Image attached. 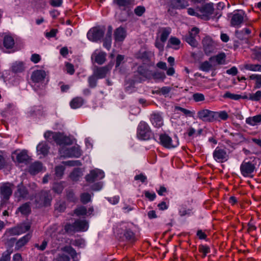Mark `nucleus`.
Wrapping results in <instances>:
<instances>
[{
	"instance_id": "nucleus-14",
	"label": "nucleus",
	"mask_w": 261,
	"mask_h": 261,
	"mask_svg": "<svg viewBox=\"0 0 261 261\" xmlns=\"http://www.w3.org/2000/svg\"><path fill=\"white\" fill-rule=\"evenodd\" d=\"M214 160L219 163H223L226 161L229 158L225 149L217 147L213 153Z\"/></svg>"
},
{
	"instance_id": "nucleus-10",
	"label": "nucleus",
	"mask_w": 261,
	"mask_h": 261,
	"mask_svg": "<svg viewBox=\"0 0 261 261\" xmlns=\"http://www.w3.org/2000/svg\"><path fill=\"white\" fill-rule=\"evenodd\" d=\"M12 158L14 162L24 164H28L31 160L25 150H23L20 152L14 151L12 153Z\"/></svg>"
},
{
	"instance_id": "nucleus-51",
	"label": "nucleus",
	"mask_w": 261,
	"mask_h": 261,
	"mask_svg": "<svg viewBox=\"0 0 261 261\" xmlns=\"http://www.w3.org/2000/svg\"><path fill=\"white\" fill-rule=\"evenodd\" d=\"M65 168L63 166H58L55 168V174L57 177L61 178L63 174Z\"/></svg>"
},
{
	"instance_id": "nucleus-37",
	"label": "nucleus",
	"mask_w": 261,
	"mask_h": 261,
	"mask_svg": "<svg viewBox=\"0 0 261 261\" xmlns=\"http://www.w3.org/2000/svg\"><path fill=\"white\" fill-rule=\"evenodd\" d=\"M244 68L246 70L251 71L261 72V65L260 64H246L244 65Z\"/></svg>"
},
{
	"instance_id": "nucleus-44",
	"label": "nucleus",
	"mask_w": 261,
	"mask_h": 261,
	"mask_svg": "<svg viewBox=\"0 0 261 261\" xmlns=\"http://www.w3.org/2000/svg\"><path fill=\"white\" fill-rule=\"evenodd\" d=\"M212 68V65L208 61L201 63L199 66V69L204 72H208Z\"/></svg>"
},
{
	"instance_id": "nucleus-61",
	"label": "nucleus",
	"mask_w": 261,
	"mask_h": 261,
	"mask_svg": "<svg viewBox=\"0 0 261 261\" xmlns=\"http://www.w3.org/2000/svg\"><path fill=\"white\" fill-rule=\"evenodd\" d=\"M203 48L205 54H209L213 51L214 47L212 43H208L206 44L203 42Z\"/></svg>"
},
{
	"instance_id": "nucleus-34",
	"label": "nucleus",
	"mask_w": 261,
	"mask_h": 261,
	"mask_svg": "<svg viewBox=\"0 0 261 261\" xmlns=\"http://www.w3.org/2000/svg\"><path fill=\"white\" fill-rule=\"evenodd\" d=\"M3 44L6 48H12L14 45V40L11 36H6L4 38Z\"/></svg>"
},
{
	"instance_id": "nucleus-28",
	"label": "nucleus",
	"mask_w": 261,
	"mask_h": 261,
	"mask_svg": "<svg viewBox=\"0 0 261 261\" xmlns=\"http://www.w3.org/2000/svg\"><path fill=\"white\" fill-rule=\"evenodd\" d=\"M113 2L120 8L124 9L125 8L133 5L134 0H113Z\"/></svg>"
},
{
	"instance_id": "nucleus-63",
	"label": "nucleus",
	"mask_w": 261,
	"mask_h": 261,
	"mask_svg": "<svg viewBox=\"0 0 261 261\" xmlns=\"http://www.w3.org/2000/svg\"><path fill=\"white\" fill-rule=\"evenodd\" d=\"M47 244H48V242L46 240H44L42 242L41 245H39L38 244H35L34 245V246L35 248H37L38 250H39L40 251H43L45 249V248L47 245Z\"/></svg>"
},
{
	"instance_id": "nucleus-52",
	"label": "nucleus",
	"mask_w": 261,
	"mask_h": 261,
	"mask_svg": "<svg viewBox=\"0 0 261 261\" xmlns=\"http://www.w3.org/2000/svg\"><path fill=\"white\" fill-rule=\"evenodd\" d=\"M193 100L195 102H200L204 101L205 99L204 95L202 93H196L192 96Z\"/></svg>"
},
{
	"instance_id": "nucleus-19",
	"label": "nucleus",
	"mask_w": 261,
	"mask_h": 261,
	"mask_svg": "<svg viewBox=\"0 0 261 261\" xmlns=\"http://www.w3.org/2000/svg\"><path fill=\"white\" fill-rule=\"evenodd\" d=\"M46 76L45 71L42 70H37L33 72L31 75V79L35 83H41L44 81Z\"/></svg>"
},
{
	"instance_id": "nucleus-20",
	"label": "nucleus",
	"mask_w": 261,
	"mask_h": 261,
	"mask_svg": "<svg viewBox=\"0 0 261 261\" xmlns=\"http://www.w3.org/2000/svg\"><path fill=\"white\" fill-rule=\"evenodd\" d=\"M110 70V68L108 66L100 67H96L93 70V73L98 79H103L106 76Z\"/></svg>"
},
{
	"instance_id": "nucleus-43",
	"label": "nucleus",
	"mask_w": 261,
	"mask_h": 261,
	"mask_svg": "<svg viewBox=\"0 0 261 261\" xmlns=\"http://www.w3.org/2000/svg\"><path fill=\"white\" fill-rule=\"evenodd\" d=\"M98 79L95 75H94L93 73L92 75L89 76L88 79L89 87L91 88H95L97 86Z\"/></svg>"
},
{
	"instance_id": "nucleus-48",
	"label": "nucleus",
	"mask_w": 261,
	"mask_h": 261,
	"mask_svg": "<svg viewBox=\"0 0 261 261\" xmlns=\"http://www.w3.org/2000/svg\"><path fill=\"white\" fill-rule=\"evenodd\" d=\"M12 252V251L10 250H7L3 252L0 258V261H10Z\"/></svg>"
},
{
	"instance_id": "nucleus-36",
	"label": "nucleus",
	"mask_w": 261,
	"mask_h": 261,
	"mask_svg": "<svg viewBox=\"0 0 261 261\" xmlns=\"http://www.w3.org/2000/svg\"><path fill=\"white\" fill-rule=\"evenodd\" d=\"M250 80L255 81L254 88L259 89L261 88V74H253L249 76Z\"/></svg>"
},
{
	"instance_id": "nucleus-8",
	"label": "nucleus",
	"mask_w": 261,
	"mask_h": 261,
	"mask_svg": "<svg viewBox=\"0 0 261 261\" xmlns=\"http://www.w3.org/2000/svg\"><path fill=\"white\" fill-rule=\"evenodd\" d=\"M51 196L49 191H42L37 195L35 202L39 206H47L50 204Z\"/></svg>"
},
{
	"instance_id": "nucleus-60",
	"label": "nucleus",
	"mask_w": 261,
	"mask_h": 261,
	"mask_svg": "<svg viewBox=\"0 0 261 261\" xmlns=\"http://www.w3.org/2000/svg\"><path fill=\"white\" fill-rule=\"evenodd\" d=\"M65 165L69 166H80L82 165V163L80 161H68L64 162Z\"/></svg>"
},
{
	"instance_id": "nucleus-38",
	"label": "nucleus",
	"mask_w": 261,
	"mask_h": 261,
	"mask_svg": "<svg viewBox=\"0 0 261 261\" xmlns=\"http://www.w3.org/2000/svg\"><path fill=\"white\" fill-rule=\"evenodd\" d=\"M24 65L22 62H16L12 66V70L14 72H21L24 70Z\"/></svg>"
},
{
	"instance_id": "nucleus-55",
	"label": "nucleus",
	"mask_w": 261,
	"mask_h": 261,
	"mask_svg": "<svg viewBox=\"0 0 261 261\" xmlns=\"http://www.w3.org/2000/svg\"><path fill=\"white\" fill-rule=\"evenodd\" d=\"M145 11V8L142 6H137L134 9L135 14L138 16H141L144 13Z\"/></svg>"
},
{
	"instance_id": "nucleus-5",
	"label": "nucleus",
	"mask_w": 261,
	"mask_h": 261,
	"mask_svg": "<svg viewBox=\"0 0 261 261\" xmlns=\"http://www.w3.org/2000/svg\"><path fill=\"white\" fill-rule=\"evenodd\" d=\"M151 130L148 124L144 121H141L137 127V137L142 140H147L151 135Z\"/></svg>"
},
{
	"instance_id": "nucleus-22",
	"label": "nucleus",
	"mask_w": 261,
	"mask_h": 261,
	"mask_svg": "<svg viewBox=\"0 0 261 261\" xmlns=\"http://www.w3.org/2000/svg\"><path fill=\"white\" fill-rule=\"evenodd\" d=\"M150 121L152 125L156 127H160L163 124V118L159 113H154L151 115Z\"/></svg>"
},
{
	"instance_id": "nucleus-56",
	"label": "nucleus",
	"mask_w": 261,
	"mask_h": 261,
	"mask_svg": "<svg viewBox=\"0 0 261 261\" xmlns=\"http://www.w3.org/2000/svg\"><path fill=\"white\" fill-rule=\"evenodd\" d=\"M230 135L234 137V140L237 142H242L245 140V138L244 137L243 135L241 133H231Z\"/></svg>"
},
{
	"instance_id": "nucleus-3",
	"label": "nucleus",
	"mask_w": 261,
	"mask_h": 261,
	"mask_svg": "<svg viewBox=\"0 0 261 261\" xmlns=\"http://www.w3.org/2000/svg\"><path fill=\"white\" fill-rule=\"evenodd\" d=\"M13 186L14 185L10 182L3 184L0 186L1 207H3L8 203L12 194Z\"/></svg>"
},
{
	"instance_id": "nucleus-31",
	"label": "nucleus",
	"mask_w": 261,
	"mask_h": 261,
	"mask_svg": "<svg viewBox=\"0 0 261 261\" xmlns=\"http://www.w3.org/2000/svg\"><path fill=\"white\" fill-rule=\"evenodd\" d=\"M84 103V99L81 97L74 98L70 102V105L72 109L80 108Z\"/></svg>"
},
{
	"instance_id": "nucleus-53",
	"label": "nucleus",
	"mask_w": 261,
	"mask_h": 261,
	"mask_svg": "<svg viewBox=\"0 0 261 261\" xmlns=\"http://www.w3.org/2000/svg\"><path fill=\"white\" fill-rule=\"evenodd\" d=\"M23 232L20 227H15L9 229V232L11 235H19Z\"/></svg>"
},
{
	"instance_id": "nucleus-30",
	"label": "nucleus",
	"mask_w": 261,
	"mask_h": 261,
	"mask_svg": "<svg viewBox=\"0 0 261 261\" xmlns=\"http://www.w3.org/2000/svg\"><path fill=\"white\" fill-rule=\"evenodd\" d=\"M225 55L224 53H221L216 56L211 57L210 58V61L211 62H216L218 64H223L225 63Z\"/></svg>"
},
{
	"instance_id": "nucleus-35",
	"label": "nucleus",
	"mask_w": 261,
	"mask_h": 261,
	"mask_svg": "<svg viewBox=\"0 0 261 261\" xmlns=\"http://www.w3.org/2000/svg\"><path fill=\"white\" fill-rule=\"evenodd\" d=\"M8 160V159H6L4 155L0 154V170L4 168L11 169V165Z\"/></svg>"
},
{
	"instance_id": "nucleus-46",
	"label": "nucleus",
	"mask_w": 261,
	"mask_h": 261,
	"mask_svg": "<svg viewBox=\"0 0 261 261\" xmlns=\"http://www.w3.org/2000/svg\"><path fill=\"white\" fill-rule=\"evenodd\" d=\"M62 250L68 253L72 258H74L76 256L75 250L71 246H68L64 247Z\"/></svg>"
},
{
	"instance_id": "nucleus-7",
	"label": "nucleus",
	"mask_w": 261,
	"mask_h": 261,
	"mask_svg": "<svg viewBox=\"0 0 261 261\" xmlns=\"http://www.w3.org/2000/svg\"><path fill=\"white\" fill-rule=\"evenodd\" d=\"M105 30L99 27H94L91 29L87 33L88 39L93 42L100 40L103 36Z\"/></svg>"
},
{
	"instance_id": "nucleus-27",
	"label": "nucleus",
	"mask_w": 261,
	"mask_h": 261,
	"mask_svg": "<svg viewBox=\"0 0 261 261\" xmlns=\"http://www.w3.org/2000/svg\"><path fill=\"white\" fill-rule=\"evenodd\" d=\"M180 43L181 41L178 38L175 37H171L168 41L167 46L177 50L179 48Z\"/></svg>"
},
{
	"instance_id": "nucleus-4",
	"label": "nucleus",
	"mask_w": 261,
	"mask_h": 261,
	"mask_svg": "<svg viewBox=\"0 0 261 261\" xmlns=\"http://www.w3.org/2000/svg\"><path fill=\"white\" fill-rule=\"evenodd\" d=\"M59 153L64 158H79L81 156L82 151L79 145L70 148L63 146L59 149Z\"/></svg>"
},
{
	"instance_id": "nucleus-50",
	"label": "nucleus",
	"mask_w": 261,
	"mask_h": 261,
	"mask_svg": "<svg viewBox=\"0 0 261 261\" xmlns=\"http://www.w3.org/2000/svg\"><path fill=\"white\" fill-rule=\"evenodd\" d=\"M223 97L228 98L233 100H238L241 98V96L240 95L231 93L229 92H226L223 95Z\"/></svg>"
},
{
	"instance_id": "nucleus-32",
	"label": "nucleus",
	"mask_w": 261,
	"mask_h": 261,
	"mask_svg": "<svg viewBox=\"0 0 261 261\" xmlns=\"http://www.w3.org/2000/svg\"><path fill=\"white\" fill-rule=\"evenodd\" d=\"M49 147L45 142L40 143L37 146V150L39 154H42L44 155L48 153Z\"/></svg>"
},
{
	"instance_id": "nucleus-33",
	"label": "nucleus",
	"mask_w": 261,
	"mask_h": 261,
	"mask_svg": "<svg viewBox=\"0 0 261 261\" xmlns=\"http://www.w3.org/2000/svg\"><path fill=\"white\" fill-rule=\"evenodd\" d=\"M228 118V115L227 113L225 111H222L220 112H215V121L226 120Z\"/></svg>"
},
{
	"instance_id": "nucleus-13",
	"label": "nucleus",
	"mask_w": 261,
	"mask_h": 261,
	"mask_svg": "<svg viewBox=\"0 0 261 261\" xmlns=\"http://www.w3.org/2000/svg\"><path fill=\"white\" fill-rule=\"evenodd\" d=\"M105 177V173L99 169L92 170L90 173L86 176V180L90 183H93L96 181L100 180Z\"/></svg>"
},
{
	"instance_id": "nucleus-25",
	"label": "nucleus",
	"mask_w": 261,
	"mask_h": 261,
	"mask_svg": "<svg viewBox=\"0 0 261 261\" xmlns=\"http://www.w3.org/2000/svg\"><path fill=\"white\" fill-rule=\"evenodd\" d=\"M42 164L39 162H35L32 164L29 169V172L32 175H35L41 171Z\"/></svg>"
},
{
	"instance_id": "nucleus-26",
	"label": "nucleus",
	"mask_w": 261,
	"mask_h": 261,
	"mask_svg": "<svg viewBox=\"0 0 261 261\" xmlns=\"http://www.w3.org/2000/svg\"><path fill=\"white\" fill-rule=\"evenodd\" d=\"M31 236L30 234H27L21 238L16 243L15 249L19 250L22 247L24 246L31 239Z\"/></svg>"
},
{
	"instance_id": "nucleus-29",
	"label": "nucleus",
	"mask_w": 261,
	"mask_h": 261,
	"mask_svg": "<svg viewBox=\"0 0 261 261\" xmlns=\"http://www.w3.org/2000/svg\"><path fill=\"white\" fill-rule=\"evenodd\" d=\"M171 32V30L169 27L161 28L159 32L160 33V41L162 42H165Z\"/></svg>"
},
{
	"instance_id": "nucleus-16",
	"label": "nucleus",
	"mask_w": 261,
	"mask_h": 261,
	"mask_svg": "<svg viewBox=\"0 0 261 261\" xmlns=\"http://www.w3.org/2000/svg\"><path fill=\"white\" fill-rule=\"evenodd\" d=\"M14 196L18 201L27 199L29 197L28 189L22 183H20L17 186V190L14 192Z\"/></svg>"
},
{
	"instance_id": "nucleus-21",
	"label": "nucleus",
	"mask_w": 261,
	"mask_h": 261,
	"mask_svg": "<svg viewBox=\"0 0 261 261\" xmlns=\"http://www.w3.org/2000/svg\"><path fill=\"white\" fill-rule=\"evenodd\" d=\"M126 36V32L124 28L120 27L114 32V38L117 42L123 41Z\"/></svg>"
},
{
	"instance_id": "nucleus-17",
	"label": "nucleus",
	"mask_w": 261,
	"mask_h": 261,
	"mask_svg": "<svg viewBox=\"0 0 261 261\" xmlns=\"http://www.w3.org/2000/svg\"><path fill=\"white\" fill-rule=\"evenodd\" d=\"M199 32V30L198 28H193L191 31L189 32L188 35L185 36L186 42L192 47H196L198 45V42L195 37Z\"/></svg>"
},
{
	"instance_id": "nucleus-23",
	"label": "nucleus",
	"mask_w": 261,
	"mask_h": 261,
	"mask_svg": "<svg viewBox=\"0 0 261 261\" xmlns=\"http://www.w3.org/2000/svg\"><path fill=\"white\" fill-rule=\"evenodd\" d=\"M123 236L126 240L131 242H135L136 240L135 234L130 229L128 225L125 227V229L123 230Z\"/></svg>"
},
{
	"instance_id": "nucleus-1",
	"label": "nucleus",
	"mask_w": 261,
	"mask_h": 261,
	"mask_svg": "<svg viewBox=\"0 0 261 261\" xmlns=\"http://www.w3.org/2000/svg\"><path fill=\"white\" fill-rule=\"evenodd\" d=\"M88 228V222L81 219H76L72 224L67 223L64 226L65 232L68 233L86 231Z\"/></svg>"
},
{
	"instance_id": "nucleus-24",
	"label": "nucleus",
	"mask_w": 261,
	"mask_h": 261,
	"mask_svg": "<svg viewBox=\"0 0 261 261\" xmlns=\"http://www.w3.org/2000/svg\"><path fill=\"white\" fill-rule=\"evenodd\" d=\"M106 56V53L103 51H99L98 53L95 52L92 55V58H94V61L96 63L101 65L105 62Z\"/></svg>"
},
{
	"instance_id": "nucleus-42",
	"label": "nucleus",
	"mask_w": 261,
	"mask_h": 261,
	"mask_svg": "<svg viewBox=\"0 0 261 261\" xmlns=\"http://www.w3.org/2000/svg\"><path fill=\"white\" fill-rule=\"evenodd\" d=\"M152 78L155 81H163L166 78V75L164 72L155 71L153 72Z\"/></svg>"
},
{
	"instance_id": "nucleus-12",
	"label": "nucleus",
	"mask_w": 261,
	"mask_h": 261,
	"mask_svg": "<svg viewBox=\"0 0 261 261\" xmlns=\"http://www.w3.org/2000/svg\"><path fill=\"white\" fill-rule=\"evenodd\" d=\"M196 9L202 14L200 17L206 20L212 17V15L214 10L213 4L210 3L206 4L201 7H197Z\"/></svg>"
},
{
	"instance_id": "nucleus-18",
	"label": "nucleus",
	"mask_w": 261,
	"mask_h": 261,
	"mask_svg": "<svg viewBox=\"0 0 261 261\" xmlns=\"http://www.w3.org/2000/svg\"><path fill=\"white\" fill-rule=\"evenodd\" d=\"M53 139L59 145H70L73 143L72 140L69 137L64 136L60 133L54 135Z\"/></svg>"
},
{
	"instance_id": "nucleus-62",
	"label": "nucleus",
	"mask_w": 261,
	"mask_h": 261,
	"mask_svg": "<svg viewBox=\"0 0 261 261\" xmlns=\"http://www.w3.org/2000/svg\"><path fill=\"white\" fill-rule=\"evenodd\" d=\"M175 110L176 111H179L181 112L182 113H184L185 115L187 116H191V114H192V112L191 111L179 106L175 107Z\"/></svg>"
},
{
	"instance_id": "nucleus-9",
	"label": "nucleus",
	"mask_w": 261,
	"mask_h": 261,
	"mask_svg": "<svg viewBox=\"0 0 261 261\" xmlns=\"http://www.w3.org/2000/svg\"><path fill=\"white\" fill-rule=\"evenodd\" d=\"M160 141L163 146L168 149L175 148L179 144L177 139L176 140H173L169 136L166 134L160 135Z\"/></svg>"
},
{
	"instance_id": "nucleus-39",
	"label": "nucleus",
	"mask_w": 261,
	"mask_h": 261,
	"mask_svg": "<svg viewBox=\"0 0 261 261\" xmlns=\"http://www.w3.org/2000/svg\"><path fill=\"white\" fill-rule=\"evenodd\" d=\"M82 175V172L80 169L75 168L70 173V177L73 181H77Z\"/></svg>"
},
{
	"instance_id": "nucleus-58",
	"label": "nucleus",
	"mask_w": 261,
	"mask_h": 261,
	"mask_svg": "<svg viewBox=\"0 0 261 261\" xmlns=\"http://www.w3.org/2000/svg\"><path fill=\"white\" fill-rule=\"evenodd\" d=\"M55 208L56 210L60 212H62L64 211L66 208L65 204L64 202H57L55 205Z\"/></svg>"
},
{
	"instance_id": "nucleus-15",
	"label": "nucleus",
	"mask_w": 261,
	"mask_h": 261,
	"mask_svg": "<svg viewBox=\"0 0 261 261\" xmlns=\"http://www.w3.org/2000/svg\"><path fill=\"white\" fill-rule=\"evenodd\" d=\"M189 5L187 0H168V12H170L172 9H184Z\"/></svg>"
},
{
	"instance_id": "nucleus-41",
	"label": "nucleus",
	"mask_w": 261,
	"mask_h": 261,
	"mask_svg": "<svg viewBox=\"0 0 261 261\" xmlns=\"http://www.w3.org/2000/svg\"><path fill=\"white\" fill-rule=\"evenodd\" d=\"M74 214L78 217L87 215V210L84 206L77 207L74 210Z\"/></svg>"
},
{
	"instance_id": "nucleus-47",
	"label": "nucleus",
	"mask_w": 261,
	"mask_h": 261,
	"mask_svg": "<svg viewBox=\"0 0 261 261\" xmlns=\"http://www.w3.org/2000/svg\"><path fill=\"white\" fill-rule=\"evenodd\" d=\"M91 195L88 193H84L81 195V201L83 204H87L91 201Z\"/></svg>"
},
{
	"instance_id": "nucleus-54",
	"label": "nucleus",
	"mask_w": 261,
	"mask_h": 261,
	"mask_svg": "<svg viewBox=\"0 0 261 261\" xmlns=\"http://www.w3.org/2000/svg\"><path fill=\"white\" fill-rule=\"evenodd\" d=\"M252 53L256 60H261V47H255L252 49Z\"/></svg>"
},
{
	"instance_id": "nucleus-40",
	"label": "nucleus",
	"mask_w": 261,
	"mask_h": 261,
	"mask_svg": "<svg viewBox=\"0 0 261 261\" xmlns=\"http://www.w3.org/2000/svg\"><path fill=\"white\" fill-rule=\"evenodd\" d=\"M17 211L23 215H28L31 212V207L28 203H25L18 207Z\"/></svg>"
},
{
	"instance_id": "nucleus-11",
	"label": "nucleus",
	"mask_w": 261,
	"mask_h": 261,
	"mask_svg": "<svg viewBox=\"0 0 261 261\" xmlns=\"http://www.w3.org/2000/svg\"><path fill=\"white\" fill-rule=\"evenodd\" d=\"M197 118L203 122L215 121V112L207 109H202L197 112Z\"/></svg>"
},
{
	"instance_id": "nucleus-2",
	"label": "nucleus",
	"mask_w": 261,
	"mask_h": 261,
	"mask_svg": "<svg viewBox=\"0 0 261 261\" xmlns=\"http://www.w3.org/2000/svg\"><path fill=\"white\" fill-rule=\"evenodd\" d=\"M229 17L231 26L234 28H240L247 19L246 14L242 10L234 11L229 15Z\"/></svg>"
},
{
	"instance_id": "nucleus-49",
	"label": "nucleus",
	"mask_w": 261,
	"mask_h": 261,
	"mask_svg": "<svg viewBox=\"0 0 261 261\" xmlns=\"http://www.w3.org/2000/svg\"><path fill=\"white\" fill-rule=\"evenodd\" d=\"M172 88L170 87H163L162 88H160L158 90L156 91V93L157 94H161L163 95L166 96L167 95L171 90Z\"/></svg>"
},
{
	"instance_id": "nucleus-57",
	"label": "nucleus",
	"mask_w": 261,
	"mask_h": 261,
	"mask_svg": "<svg viewBox=\"0 0 261 261\" xmlns=\"http://www.w3.org/2000/svg\"><path fill=\"white\" fill-rule=\"evenodd\" d=\"M63 186L61 183H55L53 189L55 192L60 194L63 190Z\"/></svg>"
},
{
	"instance_id": "nucleus-59",
	"label": "nucleus",
	"mask_w": 261,
	"mask_h": 261,
	"mask_svg": "<svg viewBox=\"0 0 261 261\" xmlns=\"http://www.w3.org/2000/svg\"><path fill=\"white\" fill-rule=\"evenodd\" d=\"M199 250L200 252L202 253L205 256L210 252V248L207 246L201 245L199 247Z\"/></svg>"
},
{
	"instance_id": "nucleus-6",
	"label": "nucleus",
	"mask_w": 261,
	"mask_h": 261,
	"mask_svg": "<svg viewBox=\"0 0 261 261\" xmlns=\"http://www.w3.org/2000/svg\"><path fill=\"white\" fill-rule=\"evenodd\" d=\"M255 169V165L252 161L244 160L240 166L241 173L245 177H252Z\"/></svg>"
},
{
	"instance_id": "nucleus-64",
	"label": "nucleus",
	"mask_w": 261,
	"mask_h": 261,
	"mask_svg": "<svg viewBox=\"0 0 261 261\" xmlns=\"http://www.w3.org/2000/svg\"><path fill=\"white\" fill-rule=\"evenodd\" d=\"M54 261H70V258L67 255L62 254H59Z\"/></svg>"
},
{
	"instance_id": "nucleus-45",
	"label": "nucleus",
	"mask_w": 261,
	"mask_h": 261,
	"mask_svg": "<svg viewBox=\"0 0 261 261\" xmlns=\"http://www.w3.org/2000/svg\"><path fill=\"white\" fill-rule=\"evenodd\" d=\"M261 98V91H257L255 93L249 94L248 99L252 101H258Z\"/></svg>"
}]
</instances>
